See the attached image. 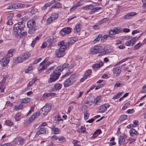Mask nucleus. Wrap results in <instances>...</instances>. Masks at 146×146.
<instances>
[{
    "instance_id": "64",
    "label": "nucleus",
    "mask_w": 146,
    "mask_h": 146,
    "mask_svg": "<svg viewBox=\"0 0 146 146\" xmlns=\"http://www.w3.org/2000/svg\"><path fill=\"white\" fill-rule=\"evenodd\" d=\"M142 1L143 4V8L146 9V0H142Z\"/></svg>"
},
{
    "instance_id": "49",
    "label": "nucleus",
    "mask_w": 146,
    "mask_h": 146,
    "mask_svg": "<svg viewBox=\"0 0 146 146\" xmlns=\"http://www.w3.org/2000/svg\"><path fill=\"white\" fill-rule=\"evenodd\" d=\"M17 61L19 63H20L23 62L24 60L23 59L22 56L20 55L18 57L17 59Z\"/></svg>"
},
{
    "instance_id": "12",
    "label": "nucleus",
    "mask_w": 146,
    "mask_h": 146,
    "mask_svg": "<svg viewBox=\"0 0 146 146\" xmlns=\"http://www.w3.org/2000/svg\"><path fill=\"white\" fill-rule=\"evenodd\" d=\"M9 62V58L4 57L0 61L1 64L3 67L6 66Z\"/></svg>"
},
{
    "instance_id": "11",
    "label": "nucleus",
    "mask_w": 146,
    "mask_h": 146,
    "mask_svg": "<svg viewBox=\"0 0 146 146\" xmlns=\"http://www.w3.org/2000/svg\"><path fill=\"white\" fill-rule=\"evenodd\" d=\"M72 75L70 78L67 79L64 82V85L65 87H68L72 84L73 82V80L72 78Z\"/></svg>"
},
{
    "instance_id": "9",
    "label": "nucleus",
    "mask_w": 146,
    "mask_h": 146,
    "mask_svg": "<svg viewBox=\"0 0 146 146\" xmlns=\"http://www.w3.org/2000/svg\"><path fill=\"white\" fill-rule=\"evenodd\" d=\"M71 29L69 27H66L62 29L60 31V34L62 36H64L66 34L70 33L71 32Z\"/></svg>"
},
{
    "instance_id": "26",
    "label": "nucleus",
    "mask_w": 146,
    "mask_h": 146,
    "mask_svg": "<svg viewBox=\"0 0 146 146\" xmlns=\"http://www.w3.org/2000/svg\"><path fill=\"white\" fill-rule=\"evenodd\" d=\"M59 66H60V68H61V69L62 71L65 69H69L70 68L69 64L67 63H64L62 65H60Z\"/></svg>"
},
{
    "instance_id": "5",
    "label": "nucleus",
    "mask_w": 146,
    "mask_h": 146,
    "mask_svg": "<svg viewBox=\"0 0 146 146\" xmlns=\"http://www.w3.org/2000/svg\"><path fill=\"white\" fill-rule=\"evenodd\" d=\"M65 49L63 48H59L56 50L55 52V56L57 58H60L64 56Z\"/></svg>"
},
{
    "instance_id": "27",
    "label": "nucleus",
    "mask_w": 146,
    "mask_h": 146,
    "mask_svg": "<svg viewBox=\"0 0 146 146\" xmlns=\"http://www.w3.org/2000/svg\"><path fill=\"white\" fill-rule=\"evenodd\" d=\"M102 49H101V50L100 52H99L100 53L98 55V56H101L103 55H104L105 54H106L110 53V52H109V49H106L105 50H104V51H102Z\"/></svg>"
},
{
    "instance_id": "59",
    "label": "nucleus",
    "mask_w": 146,
    "mask_h": 146,
    "mask_svg": "<svg viewBox=\"0 0 146 146\" xmlns=\"http://www.w3.org/2000/svg\"><path fill=\"white\" fill-rule=\"evenodd\" d=\"M54 68V66H53L48 69L46 71V73L48 74L50 72V71L53 70Z\"/></svg>"
},
{
    "instance_id": "52",
    "label": "nucleus",
    "mask_w": 146,
    "mask_h": 146,
    "mask_svg": "<svg viewBox=\"0 0 146 146\" xmlns=\"http://www.w3.org/2000/svg\"><path fill=\"white\" fill-rule=\"evenodd\" d=\"M92 5H87L84 7L83 8L85 9V10H90L92 8Z\"/></svg>"
},
{
    "instance_id": "39",
    "label": "nucleus",
    "mask_w": 146,
    "mask_h": 146,
    "mask_svg": "<svg viewBox=\"0 0 146 146\" xmlns=\"http://www.w3.org/2000/svg\"><path fill=\"white\" fill-rule=\"evenodd\" d=\"M61 4L60 3H57L56 4L54 5H52L51 7V9H52L53 8H60L61 7Z\"/></svg>"
},
{
    "instance_id": "25",
    "label": "nucleus",
    "mask_w": 146,
    "mask_h": 146,
    "mask_svg": "<svg viewBox=\"0 0 146 146\" xmlns=\"http://www.w3.org/2000/svg\"><path fill=\"white\" fill-rule=\"evenodd\" d=\"M18 8V4H14L8 6L7 7L8 9H13Z\"/></svg>"
},
{
    "instance_id": "36",
    "label": "nucleus",
    "mask_w": 146,
    "mask_h": 146,
    "mask_svg": "<svg viewBox=\"0 0 146 146\" xmlns=\"http://www.w3.org/2000/svg\"><path fill=\"white\" fill-rule=\"evenodd\" d=\"M102 37V35L99 34L97 37H96L93 41V42L94 43H96L97 42L99 41Z\"/></svg>"
},
{
    "instance_id": "32",
    "label": "nucleus",
    "mask_w": 146,
    "mask_h": 146,
    "mask_svg": "<svg viewBox=\"0 0 146 146\" xmlns=\"http://www.w3.org/2000/svg\"><path fill=\"white\" fill-rule=\"evenodd\" d=\"M52 129L53 131L54 134H56L59 133L60 132V130L58 128L52 127Z\"/></svg>"
},
{
    "instance_id": "58",
    "label": "nucleus",
    "mask_w": 146,
    "mask_h": 146,
    "mask_svg": "<svg viewBox=\"0 0 146 146\" xmlns=\"http://www.w3.org/2000/svg\"><path fill=\"white\" fill-rule=\"evenodd\" d=\"M41 59L42 58H39L36 59L33 62V64H35L38 63V62H39L40 61H41Z\"/></svg>"
},
{
    "instance_id": "55",
    "label": "nucleus",
    "mask_w": 146,
    "mask_h": 146,
    "mask_svg": "<svg viewBox=\"0 0 146 146\" xmlns=\"http://www.w3.org/2000/svg\"><path fill=\"white\" fill-rule=\"evenodd\" d=\"M53 20H54L51 18V17H50L49 18L47 19V24H50Z\"/></svg>"
},
{
    "instance_id": "40",
    "label": "nucleus",
    "mask_w": 146,
    "mask_h": 146,
    "mask_svg": "<svg viewBox=\"0 0 146 146\" xmlns=\"http://www.w3.org/2000/svg\"><path fill=\"white\" fill-rule=\"evenodd\" d=\"M23 105L22 104H20L19 105H16L14 106V110L17 111L21 109L23 107Z\"/></svg>"
},
{
    "instance_id": "41",
    "label": "nucleus",
    "mask_w": 146,
    "mask_h": 146,
    "mask_svg": "<svg viewBox=\"0 0 146 146\" xmlns=\"http://www.w3.org/2000/svg\"><path fill=\"white\" fill-rule=\"evenodd\" d=\"M78 131L79 132L82 133H85L86 131V129L85 127L84 126H81L80 128L78 129Z\"/></svg>"
},
{
    "instance_id": "20",
    "label": "nucleus",
    "mask_w": 146,
    "mask_h": 146,
    "mask_svg": "<svg viewBox=\"0 0 146 146\" xmlns=\"http://www.w3.org/2000/svg\"><path fill=\"white\" fill-rule=\"evenodd\" d=\"M125 139L123 136H120L118 138V143L120 145L123 144L125 142Z\"/></svg>"
},
{
    "instance_id": "10",
    "label": "nucleus",
    "mask_w": 146,
    "mask_h": 146,
    "mask_svg": "<svg viewBox=\"0 0 146 146\" xmlns=\"http://www.w3.org/2000/svg\"><path fill=\"white\" fill-rule=\"evenodd\" d=\"M39 112L38 111L36 112L35 113L32 115L29 119H26L25 121V123H29L31 122L37 116H39Z\"/></svg>"
},
{
    "instance_id": "31",
    "label": "nucleus",
    "mask_w": 146,
    "mask_h": 146,
    "mask_svg": "<svg viewBox=\"0 0 146 146\" xmlns=\"http://www.w3.org/2000/svg\"><path fill=\"white\" fill-rule=\"evenodd\" d=\"M58 45L60 46L59 48H63L66 50V46L64 44V43L63 41H61L58 43Z\"/></svg>"
},
{
    "instance_id": "23",
    "label": "nucleus",
    "mask_w": 146,
    "mask_h": 146,
    "mask_svg": "<svg viewBox=\"0 0 146 146\" xmlns=\"http://www.w3.org/2000/svg\"><path fill=\"white\" fill-rule=\"evenodd\" d=\"M81 29V25L80 24H77L75 27L74 29V33H77Z\"/></svg>"
},
{
    "instance_id": "22",
    "label": "nucleus",
    "mask_w": 146,
    "mask_h": 146,
    "mask_svg": "<svg viewBox=\"0 0 146 146\" xmlns=\"http://www.w3.org/2000/svg\"><path fill=\"white\" fill-rule=\"evenodd\" d=\"M56 95V94L53 92H50L48 93H45L42 96V97L44 98H46L49 96H54Z\"/></svg>"
},
{
    "instance_id": "28",
    "label": "nucleus",
    "mask_w": 146,
    "mask_h": 146,
    "mask_svg": "<svg viewBox=\"0 0 146 146\" xmlns=\"http://www.w3.org/2000/svg\"><path fill=\"white\" fill-rule=\"evenodd\" d=\"M30 55V54L29 53H25L21 56L24 60L29 58Z\"/></svg>"
},
{
    "instance_id": "37",
    "label": "nucleus",
    "mask_w": 146,
    "mask_h": 146,
    "mask_svg": "<svg viewBox=\"0 0 146 146\" xmlns=\"http://www.w3.org/2000/svg\"><path fill=\"white\" fill-rule=\"evenodd\" d=\"M12 116L15 118V120L17 121H19L21 118V115L18 113H16L15 115L13 114Z\"/></svg>"
},
{
    "instance_id": "14",
    "label": "nucleus",
    "mask_w": 146,
    "mask_h": 146,
    "mask_svg": "<svg viewBox=\"0 0 146 146\" xmlns=\"http://www.w3.org/2000/svg\"><path fill=\"white\" fill-rule=\"evenodd\" d=\"M92 72L91 69H88L87 70L84 74L83 77L80 80V81L81 82H83L88 77Z\"/></svg>"
},
{
    "instance_id": "29",
    "label": "nucleus",
    "mask_w": 146,
    "mask_h": 146,
    "mask_svg": "<svg viewBox=\"0 0 146 146\" xmlns=\"http://www.w3.org/2000/svg\"><path fill=\"white\" fill-rule=\"evenodd\" d=\"M18 8L20 7L21 8H25L28 7L30 6V5L27 3H19L18 4Z\"/></svg>"
},
{
    "instance_id": "2",
    "label": "nucleus",
    "mask_w": 146,
    "mask_h": 146,
    "mask_svg": "<svg viewBox=\"0 0 146 146\" xmlns=\"http://www.w3.org/2000/svg\"><path fill=\"white\" fill-rule=\"evenodd\" d=\"M121 32V30H120V29L119 27L114 28L113 29L110 30L109 31V35H105L103 36H102L101 38V41L104 42L107 40L108 37H112V36L116 34H118Z\"/></svg>"
},
{
    "instance_id": "42",
    "label": "nucleus",
    "mask_w": 146,
    "mask_h": 146,
    "mask_svg": "<svg viewBox=\"0 0 146 146\" xmlns=\"http://www.w3.org/2000/svg\"><path fill=\"white\" fill-rule=\"evenodd\" d=\"M142 34H141L139 36V37H135L133 38H132V39L131 40V41H132V44L131 46H132L135 43L136 40H138L139 39V38L140 37V36Z\"/></svg>"
},
{
    "instance_id": "19",
    "label": "nucleus",
    "mask_w": 146,
    "mask_h": 146,
    "mask_svg": "<svg viewBox=\"0 0 146 146\" xmlns=\"http://www.w3.org/2000/svg\"><path fill=\"white\" fill-rule=\"evenodd\" d=\"M57 40V38H50L48 37L47 38V41L49 43H54L56 42Z\"/></svg>"
},
{
    "instance_id": "7",
    "label": "nucleus",
    "mask_w": 146,
    "mask_h": 146,
    "mask_svg": "<svg viewBox=\"0 0 146 146\" xmlns=\"http://www.w3.org/2000/svg\"><path fill=\"white\" fill-rule=\"evenodd\" d=\"M51 107L49 104H46L42 107L40 110L39 113L43 115H45L51 109Z\"/></svg>"
},
{
    "instance_id": "1",
    "label": "nucleus",
    "mask_w": 146,
    "mask_h": 146,
    "mask_svg": "<svg viewBox=\"0 0 146 146\" xmlns=\"http://www.w3.org/2000/svg\"><path fill=\"white\" fill-rule=\"evenodd\" d=\"M22 22H20L15 24L13 27V34L15 36H18L19 34L24 30L25 25Z\"/></svg>"
},
{
    "instance_id": "48",
    "label": "nucleus",
    "mask_w": 146,
    "mask_h": 146,
    "mask_svg": "<svg viewBox=\"0 0 146 146\" xmlns=\"http://www.w3.org/2000/svg\"><path fill=\"white\" fill-rule=\"evenodd\" d=\"M55 120L56 121V123H58L59 121H62V119H61V117L59 115H58L57 116V117H55Z\"/></svg>"
},
{
    "instance_id": "62",
    "label": "nucleus",
    "mask_w": 146,
    "mask_h": 146,
    "mask_svg": "<svg viewBox=\"0 0 146 146\" xmlns=\"http://www.w3.org/2000/svg\"><path fill=\"white\" fill-rule=\"evenodd\" d=\"M58 137L56 135H53L51 138V140L53 141L57 140L58 139Z\"/></svg>"
},
{
    "instance_id": "15",
    "label": "nucleus",
    "mask_w": 146,
    "mask_h": 146,
    "mask_svg": "<svg viewBox=\"0 0 146 146\" xmlns=\"http://www.w3.org/2000/svg\"><path fill=\"white\" fill-rule=\"evenodd\" d=\"M25 140L24 139L20 137H18L15 139L16 143L20 145H22L23 144Z\"/></svg>"
},
{
    "instance_id": "53",
    "label": "nucleus",
    "mask_w": 146,
    "mask_h": 146,
    "mask_svg": "<svg viewBox=\"0 0 146 146\" xmlns=\"http://www.w3.org/2000/svg\"><path fill=\"white\" fill-rule=\"evenodd\" d=\"M104 84H99L96 87L95 90H97L99 89V88H102L103 87Z\"/></svg>"
},
{
    "instance_id": "18",
    "label": "nucleus",
    "mask_w": 146,
    "mask_h": 146,
    "mask_svg": "<svg viewBox=\"0 0 146 146\" xmlns=\"http://www.w3.org/2000/svg\"><path fill=\"white\" fill-rule=\"evenodd\" d=\"M94 6L92 5V8L91 9L89 13L92 14L96 12L98 10L102 9V7H96L93 8Z\"/></svg>"
},
{
    "instance_id": "17",
    "label": "nucleus",
    "mask_w": 146,
    "mask_h": 146,
    "mask_svg": "<svg viewBox=\"0 0 146 146\" xmlns=\"http://www.w3.org/2000/svg\"><path fill=\"white\" fill-rule=\"evenodd\" d=\"M46 132V129L45 127H41L36 133V135H38L41 134H44Z\"/></svg>"
},
{
    "instance_id": "33",
    "label": "nucleus",
    "mask_w": 146,
    "mask_h": 146,
    "mask_svg": "<svg viewBox=\"0 0 146 146\" xmlns=\"http://www.w3.org/2000/svg\"><path fill=\"white\" fill-rule=\"evenodd\" d=\"M31 99L29 98H26L24 99H23L21 100V104H22L23 103H26L30 102Z\"/></svg>"
},
{
    "instance_id": "61",
    "label": "nucleus",
    "mask_w": 146,
    "mask_h": 146,
    "mask_svg": "<svg viewBox=\"0 0 146 146\" xmlns=\"http://www.w3.org/2000/svg\"><path fill=\"white\" fill-rule=\"evenodd\" d=\"M142 46V44L140 43H138L135 46L136 49H138Z\"/></svg>"
},
{
    "instance_id": "51",
    "label": "nucleus",
    "mask_w": 146,
    "mask_h": 146,
    "mask_svg": "<svg viewBox=\"0 0 146 146\" xmlns=\"http://www.w3.org/2000/svg\"><path fill=\"white\" fill-rule=\"evenodd\" d=\"M5 123L9 126H11L13 124V123L9 120H7L5 121Z\"/></svg>"
},
{
    "instance_id": "50",
    "label": "nucleus",
    "mask_w": 146,
    "mask_h": 146,
    "mask_svg": "<svg viewBox=\"0 0 146 146\" xmlns=\"http://www.w3.org/2000/svg\"><path fill=\"white\" fill-rule=\"evenodd\" d=\"M13 13H10L7 14V19H11L13 17Z\"/></svg>"
},
{
    "instance_id": "16",
    "label": "nucleus",
    "mask_w": 146,
    "mask_h": 146,
    "mask_svg": "<svg viewBox=\"0 0 146 146\" xmlns=\"http://www.w3.org/2000/svg\"><path fill=\"white\" fill-rule=\"evenodd\" d=\"M121 70L119 67H116L113 68V72L115 76H118L120 73Z\"/></svg>"
},
{
    "instance_id": "54",
    "label": "nucleus",
    "mask_w": 146,
    "mask_h": 146,
    "mask_svg": "<svg viewBox=\"0 0 146 146\" xmlns=\"http://www.w3.org/2000/svg\"><path fill=\"white\" fill-rule=\"evenodd\" d=\"M132 41L130 40L127 41L125 43V45L127 46H130L132 44Z\"/></svg>"
},
{
    "instance_id": "6",
    "label": "nucleus",
    "mask_w": 146,
    "mask_h": 146,
    "mask_svg": "<svg viewBox=\"0 0 146 146\" xmlns=\"http://www.w3.org/2000/svg\"><path fill=\"white\" fill-rule=\"evenodd\" d=\"M60 76L59 74H58L53 72L50 75V78L48 80V82L51 83L55 82L58 79Z\"/></svg>"
},
{
    "instance_id": "30",
    "label": "nucleus",
    "mask_w": 146,
    "mask_h": 146,
    "mask_svg": "<svg viewBox=\"0 0 146 146\" xmlns=\"http://www.w3.org/2000/svg\"><path fill=\"white\" fill-rule=\"evenodd\" d=\"M58 141L60 143L64 142L66 141L65 137L63 136H60L58 137Z\"/></svg>"
},
{
    "instance_id": "43",
    "label": "nucleus",
    "mask_w": 146,
    "mask_h": 146,
    "mask_svg": "<svg viewBox=\"0 0 146 146\" xmlns=\"http://www.w3.org/2000/svg\"><path fill=\"white\" fill-rule=\"evenodd\" d=\"M131 136H133L134 135H136L137 132L134 129H132L129 131Z\"/></svg>"
},
{
    "instance_id": "21",
    "label": "nucleus",
    "mask_w": 146,
    "mask_h": 146,
    "mask_svg": "<svg viewBox=\"0 0 146 146\" xmlns=\"http://www.w3.org/2000/svg\"><path fill=\"white\" fill-rule=\"evenodd\" d=\"M103 62L101 61L98 63L94 64L92 66V67L93 68H100L103 66Z\"/></svg>"
},
{
    "instance_id": "4",
    "label": "nucleus",
    "mask_w": 146,
    "mask_h": 146,
    "mask_svg": "<svg viewBox=\"0 0 146 146\" xmlns=\"http://www.w3.org/2000/svg\"><path fill=\"white\" fill-rule=\"evenodd\" d=\"M53 62L52 60L50 62H49L47 59H45L40 64V66H42L41 68L39 70L40 72H41L47 68V66L51 64Z\"/></svg>"
},
{
    "instance_id": "3",
    "label": "nucleus",
    "mask_w": 146,
    "mask_h": 146,
    "mask_svg": "<svg viewBox=\"0 0 146 146\" xmlns=\"http://www.w3.org/2000/svg\"><path fill=\"white\" fill-rule=\"evenodd\" d=\"M27 25L29 29L28 32L29 34H32L38 29L36 26L35 22L33 19L30 20L28 21Z\"/></svg>"
},
{
    "instance_id": "13",
    "label": "nucleus",
    "mask_w": 146,
    "mask_h": 146,
    "mask_svg": "<svg viewBox=\"0 0 146 146\" xmlns=\"http://www.w3.org/2000/svg\"><path fill=\"white\" fill-rule=\"evenodd\" d=\"M110 105L108 104H106L100 106L99 111L100 113H104L107 110V108H109Z\"/></svg>"
},
{
    "instance_id": "34",
    "label": "nucleus",
    "mask_w": 146,
    "mask_h": 146,
    "mask_svg": "<svg viewBox=\"0 0 146 146\" xmlns=\"http://www.w3.org/2000/svg\"><path fill=\"white\" fill-rule=\"evenodd\" d=\"M58 15L59 14L58 13H54L51 15L50 17L54 20L58 17Z\"/></svg>"
},
{
    "instance_id": "47",
    "label": "nucleus",
    "mask_w": 146,
    "mask_h": 146,
    "mask_svg": "<svg viewBox=\"0 0 146 146\" xmlns=\"http://www.w3.org/2000/svg\"><path fill=\"white\" fill-rule=\"evenodd\" d=\"M84 119L86 120L88 118L90 115V114L87 111H86L85 112H84Z\"/></svg>"
},
{
    "instance_id": "56",
    "label": "nucleus",
    "mask_w": 146,
    "mask_h": 146,
    "mask_svg": "<svg viewBox=\"0 0 146 146\" xmlns=\"http://www.w3.org/2000/svg\"><path fill=\"white\" fill-rule=\"evenodd\" d=\"M32 69V66H29L28 68L26 69L25 70V72L26 73H28L29 71Z\"/></svg>"
},
{
    "instance_id": "63",
    "label": "nucleus",
    "mask_w": 146,
    "mask_h": 146,
    "mask_svg": "<svg viewBox=\"0 0 146 146\" xmlns=\"http://www.w3.org/2000/svg\"><path fill=\"white\" fill-rule=\"evenodd\" d=\"M6 105L7 106H10V107H12L13 105V104L11 103L9 101H7L6 102Z\"/></svg>"
},
{
    "instance_id": "35",
    "label": "nucleus",
    "mask_w": 146,
    "mask_h": 146,
    "mask_svg": "<svg viewBox=\"0 0 146 146\" xmlns=\"http://www.w3.org/2000/svg\"><path fill=\"white\" fill-rule=\"evenodd\" d=\"M62 86V84L57 83L54 85V87L56 90H58L60 89L61 88Z\"/></svg>"
},
{
    "instance_id": "38",
    "label": "nucleus",
    "mask_w": 146,
    "mask_h": 146,
    "mask_svg": "<svg viewBox=\"0 0 146 146\" xmlns=\"http://www.w3.org/2000/svg\"><path fill=\"white\" fill-rule=\"evenodd\" d=\"M14 51V49H10L8 51V52L7 54V56L8 58H9V59L10 57H11L12 56L13 54L12 52Z\"/></svg>"
},
{
    "instance_id": "24",
    "label": "nucleus",
    "mask_w": 146,
    "mask_h": 146,
    "mask_svg": "<svg viewBox=\"0 0 146 146\" xmlns=\"http://www.w3.org/2000/svg\"><path fill=\"white\" fill-rule=\"evenodd\" d=\"M61 68H60V66H58L53 71L54 72L56 73V74H59L60 75L61 72L62 71L61 69Z\"/></svg>"
},
{
    "instance_id": "46",
    "label": "nucleus",
    "mask_w": 146,
    "mask_h": 146,
    "mask_svg": "<svg viewBox=\"0 0 146 146\" xmlns=\"http://www.w3.org/2000/svg\"><path fill=\"white\" fill-rule=\"evenodd\" d=\"M108 19V18H104L102 20H100L98 22V23L99 25H101L103 23L107 22Z\"/></svg>"
},
{
    "instance_id": "45",
    "label": "nucleus",
    "mask_w": 146,
    "mask_h": 146,
    "mask_svg": "<svg viewBox=\"0 0 146 146\" xmlns=\"http://www.w3.org/2000/svg\"><path fill=\"white\" fill-rule=\"evenodd\" d=\"M27 35V32H23L22 33H21L20 34H19V35L18 36H16V37H25Z\"/></svg>"
},
{
    "instance_id": "44",
    "label": "nucleus",
    "mask_w": 146,
    "mask_h": 146,
    "mask_svg": "<svg viewBox=\"0 0 146 146\" xmlns=\"http://www.w3.org/2000/svg\"><path fill=\"white\" fill-rule=\"evenodd\" d=\"M127 117V116L125 115H121L119 118V119L120 121H122L125 120Z\"/></svg>"
},
{
    "instance_id": "60",
    "label": "nucleus",
    "mask_w": 146,
    "mask_h": 146,
    "mask_svg": "<svg viewBox=\"0 0 146 146\" xmlns=\"http://www.w3.org/2000/svg\"><path fill=\"white\" fill-rule=\"evenodd\" d=\"M129 102H127L125 103L122 108V109L125 110L127 108V106H129Z\"/></svg>"
},
{
    "instance_id": "8",
    "label": "nucleus",
    "mask_w": 146,
    "mask_h": 146,
    "mask_svg": "<svg viewBox=\"0 0 146 146\" xmlns=\"http://www.w3.org/2000/svg\"><path fill=\"white\" fill-rule=\"evenodd\" d=\"M102 46L100 45L95 46L91 48L90 53L91 54H96L101 50Z\"/></svg>"
},
{
    "instance_id": "57",
    "label": "nucleus",
    "mask_w": 146,
    "mask_h": 146,
    "mask_svg": "<svg viewBox=\"0 0 146 146\" xmlns=\"http://www.w3.org/2000/svg\"><path fill=\"white\" fill-rule=\"evenodd\" d=\"M81 5L80 2H78L76 4L74 5V9H76Z\"/></svg>"
}]
</instances>
